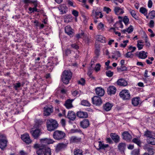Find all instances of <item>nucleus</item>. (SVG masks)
<instances>
[{"instance_id":"1","label":"nucleus","mask_w":155,"mask_h":155,"mask_svg":"<svg viewBox=\"0 0 155 155\" xmlns=\"http://www.w3.org/2000/svg\"><path fill=\"white\" fill-rule=\"evenodd\" d=\"M46 125L48 130L51 131L57 128L58 124L56 120L50 118L47 120Z\"/></svg>"},{"instance_id":"2","label":"nucleus","mask_w":155,"mask_h":155,"mask_svg":"<svg viewBox=\"0 0 155 155\" xmlns=\"http://www.w3.org/2000/svg\"><path fill=\"white\" fill-rule=\"evenodd\" d=\"M72 76L71 72L69 70H65L62 73L61 76V79L64 83L68 84Z\"/></svg>"},{"instance_id":"3","label":"nucleus","mask_w":155,"mask_h":155,"mask_svg":"<svg viewBox=\"0 0 155 155\" xmlns=\"http://www.w3.org/2000/svg\"><path fill=\"white\" fill-rule=\"evenodd\" d=\"M53 138L57 140H60L63 139L66 136L64 132L61 130H56L53 134Z\"/></svg>"},{"instance_id":"4","label":"nucleus","mask_w":155,"mask_h":155,"mask_svg":"<svg viewBox=\"0 0 155 155\" xmlns=\"http://www.w3.org/2000/svg\"><path fill=\"white\" fill-rule=\"evenodd\" d=\"M119 96L124 100H129L130 98L129 91L126 89L122 90L120 93Z\"/></svg>"},{"instance_id":"5","label":"nucleus","mask_w":155,"mask_h":155,"mask_svg":"<svg viewBox=\"0 0 155 155\" xmlns=\"http://www.w3.org/2000/svg\"><path fill=\"white\" fill-rule=\"evenodd\" d=\"M65 142L64 143L62 142L58 143L56 146L55 151L58 152L59 151L64 150L66 148L68 144V142L67 140H64Z\"/></svg>"},{"instance_id":"6","label":"nucleus","mask_w":155,"mask_h":155,"mask_svg":"<svg viewBox=\"0 0 155 155\" xmlns=\"http://www.w3.org/2000/svg\"><path fill=\"white\" fill-rule=\"evenodd\" d=\"M30 133L32 137L35 139H37L42 134L40 129H36L35 130L31 129L30 130Z\"/></svg>"},{"instance_id":"7","label":"nucleus","mask_w":155,"mask_h":155,"mask_svg":"<svg viewBox=\"0 0 155 155\" xmlns=\"http://www.w3.org/2000/svg\"><path fill=\"white\" fill-rule=\"evenodd\" d=\"M100 14L99 18H101L103 17V15L101 13V12L97 11L96 8H94L92 11L91 16L94 18H98V16Z\"/></svg>"},{"instance_id":"8","label":"nucleus","mask_w":155,"mask_h":155,"mask_svg":"<svg viewBox=\"0 0 155 155\" xmlns=\"http://www.w3.org/2000/svg\"><path fill=\"white\" fill-rule=\"evenodd\" d=\"M21 138L23 141L27 144H29L32 142L29 135L27 133L22 135Z\"/></svg>"},{"instance_id":"9","label":"nucleus","mask_w":155,"mask_h":155,"mask_svg":"<svg viewBox=\"0 0 155 155\" xmlns=\"http://www.w3.org/2000/svg\"><path fill=\"white\" fill-rule=\"evenodd\" d=\"M92 101L93 104L96 106H100L102 103L101 99L98 96H94L92 98Z\"/></svg>"},{"instance_id":"10","label":"nucleus","mask_w":155,"mask_h":155,"mask_svg":"<svg viewBox=\"0 0 155 155\" xmlns=\"http://www.w3.org/2000/svg\"><path fill=\"white\" fill-rule=\"evenodd\" d=\"M123 139L127 141H130L132 139V137L130 134L127 131L124 132L122 134Z\"/></svg>"},{"instance_id":"11","label":"nucleus","mask_w":155,"mask_h":155,"mask_svg":"<svg viewBox=\"0 0 155 155\" xmlns=\"http://www.w3.org/2000/svg\"><path fill=\"white\" fill-rule=\"evenodd\" d=\"M53 110V108L51 106H45L44 107V115L45 116H49Z\"/></svg>"},{"instance_id":"12","label":"nucleus","mask_w":155,"mask_h":155,"mask_svg":"<svg viewBox=\"0 0 155 155\" xmlns=\"http://www.w3.org/2000/svg\"><path fill=\"white\" fill-rule=\"evenodd\" d=\"M58 8L60 11L61 14H63L66 13L68 11V8L65 4L60 5L58 7Z\"/></svg>"},{"instance_id":"13","label":"nucleus","mask_w":155,"mask_h":155,"mask_svg":"<svg viewBox=\"0 0 155 155\" xmlns=\"http://www.w3.org/2000/svg\"><path fill=\"white\" fill-rule=\"evenodd\" d=\"M80 124L81 126L83 128H87L90 125L89 121L87 119H84L81 121Z\"/></svg>"},{"instance_id":"14","label":"nucleus","mask_w":155,"mask_h":155,"mask_svg":"<svg viewBox=\"0 0 155 155\" xmlns=\"http://www.w3.org/2000/svg\"><path fill=\"white\" fill-rule=\"evenodd\" d=\"M116 90V88L114 86H110L107 88V93L110 95L114 94Z\"/></svg>"},{"instance_id":"15","label":"nucleus","mask_w":155,"mask_h":155,"mask_svg":"<svg viewBox=\"0 0 155 155\" xmlns=\"http://www.w3.org/2000/svg\"><path fill=\"white\" fill-rule=\"evenodd\" d=\"M71 27L68 25L65 27V33L70 37L73 36L74 35V32L73 31Z\"/></svg>"},{"instance_id":"16","label":"nucleus","mask_w":155,"mask_h":155,"mask_svg":"<svg viewBox=\"0 0 155 155\" xmlns=\"http://www.w3.org/2000/svg\"><path fill=\"white\" fill-rule=\"evenodd\" d=\"M96 94L99 96H103L104 94V91L101 87H96L95 89Z\"/></svg>"},{"instance_id":"17","label":"nucleus","mask_w":155,"mask_h":155,"mask_svg":"<svg viewBox=\"0 0 155 155\" xmlns=\"http://www.w3.org/2000/svg\"><path fill=\"white\" fill-rule=\"evenodd\" d=\"M67 117L70 120L74 121L76 118L75 113L72 111H69L67 115Z\"/></svg>"},{"instance_id":"18","label":"nucleus","mask_w":155,"mask_h":155,"mask_svg":"<svg viewBox=\"0 0 155 155\" xmlns=\"http://www.w3.org/2000/svg\"><path fill=\"white\" fill-rule=\"evenodd\" d=\"M117 83L120 86L125 87L127 85V81L123 78L118 80L117 81Z\"/></svg>"},{"instance_id":"19","label":"nucleus","mask_w":155,"mask_h":155,"mask_svg":"<svg viewBox=\"0 0 155 155\" xmlns=\"http://www.w3.org/2000/svg\"><path fill=\"white\" fill-rule=\"evenodd\" d=\"M76 114L77 116L80 118H86L88 117L87 113L85 112L80 111L77 112Z\"/></svg>"},{"instance_id":"20","label":"nucleus","mask_w":155,"mask_h":155,"mask_svg":"<svg viewBox=\"0 0 155 155\" xmlns=\"http://www.w3.org/2000/svg\"><path fill=\"white\" fill-rule=\"evenodd\" d=\"M110 136L114 142L117 143L120 141V137L116 133H111Z\"/></svg>"},{"instance_id":"21","label":"nucleus","mask_w":155,"mask_h":155,"mask_svg":"<svg viewBox=\"0 0 155 155\" xmlns=\"http://www.w3.org/2000/svg\"><path fill=\"white\" fill-rule=\"evenodd\" d=\"M114 11L115 14L117 15H122L124 12L122 8L118 6L114 8Z\"/></svg>"},{"instance_id":"22","label":"nucleus","mask_w":155,"mask_h":155,"mask_svg":"<svg viewBox=\"0 0 155 155\" xmlns=\"http://www.w3.org/2000/svg\"><path fill=\"white\" fill-rule=\"evenodd\" d=\"M113 105L112 104L110 103L109 102H107L103 106V108L104 110L106 111H108L110 110Z\"/></svg>"},{"instance_id":"23","label":"nucleus","mask_w":155,"mask_h":155,"mask_svg":"<svg viewBox=\"0 0 155 155\" xmlns=\"http://www.w3.org/2000/svg\"><path fill=\"white\" fill-rule=\"evenodd\" d=\"M73 100L68 99L65 102L64 105L68 109L71 108L73 107L72 103Z\"/></svg>"},{"instance_id":"24","label":"nucleus","mask_w":155,"mask_h":155,"mask_svg":"<svg viewBox=\"0 0 155 155\" xmlns=\"http://www.w3.org/2000/svg\"><path fill=\"white\" fill-rule=\"evenodd\" d=\"M81 140V138L76 136H72L70 139L71 143H74L79 142Z\"/></svg>"},{"instance_id":"25","label":"nucleus","mask_w":155,"mask_h":155,"mask_svg":"<svg viewBox=\"0 0 155 155\" xmlns=\"http://www.w3.org/2000/svg\"><path fill=\"white\" fill-rule=\"evenodd\" d=\"M147 52H145L144 51H141L137 55V56L139 58L142 59H144L147 57Z\"/></svg>"},{"instance_id":"26","label":"nucleus","mask_w":155,"mask_h":155,"mask_svg":"<svg viewBox=\"0 0 155 155\" xmlns=\"http://www.w3.org/2000/svg\"><path fill=\"white\" fill-rule=\"evenodd\" d=\"M43 150L45 155H51V150L49 148L44 147H43Z\"/></svg>"},{"instance_id":"27","label":"nucleus","mask_w":155,"mask_h":155,"mask_svg":"<svg viewBox=\"0 0 155 155\" xmlns=\"http://www.w3.org/2000/svg\"><path fill=\"white\" fill-rule=\"evenodd\" d=\"M139 98L138 97H135L132 99V104L135 106H137L139 103Z\"/></svg>"},{"instance_id":"28","label":"nucleus","mask_w":155,"mask_h":155,"mask_svg":"<svg viewBox=\"0 0 155 155\" xmlns=\"http://www.w3.org/2000/svg\"><path fill=\"white\" fill-rule=\"evenodd\" d=\"M134 30L133 27L132 25H130L128 28L126 29H124L122 30V32L124 33L127 32L128 33H130L132 32Z\"/></svg>"},{"instance_id":"29","label":"nucleus","mask_w":155,"mask_h":155,"mask_svg":"<svg viewBox=\"0 0 155 155\" xmlns=\"http://www.w3.org/2000/svg\"><path fill=\"white\" fill-rule=\"evenodd\" d=\"M147 142L148 143L152 145H155V138L151 137L147 140Z\"/></svg>"},{"instance_id":"30","label":"nucleus","mask_w":155,"mask_h":155,"mask_svg":"<svg viewBox=\"0 0 155 155\" xmlns=\"http://www.w3.org/2000/svg\"><path fill=\"white\" fill-rule=\"evenodd\" d=\"M74 155H83V151L80 149H75L74 151Z\"/></svg>"},{"instance_id":"31","label":"nucleus","mask_w":155,"mask_h":155,"mask_svg":"<svg viewBox=\"0 0 155 155\" xmlns=\"http://www.w3.org/2000/svg\"><path fill=\"white\" fill-rule=\"evenodd\" d=\"M86 36V34L85 33L84 31L81 30V32L79 34H78L76 35V37L78 39H79L82 37H85Z\"/></svg>"},{"instance_id":"32","label":"nucleus","mask_w":155,"mask_h":155,"mask_svg":"<svg viewBox=\"0 0 155 155\" xmlns=\"http://www.w3.org/2000/svg\"><path fill=\"white\" fill-rule=\"evenodd\" d=\"M126 147L125 143H120L118 145V149L120 151H123Z\"/></svg>"},{"instance_id":"33","label":"nucleus","mask_w":155,"mask_h":155,"mask_svg":"<svg viewBox=\"0 0 155 155\" xmlns=\"http://www.w3.org/2000/svg\"><path fill=\"white\" fill-rule=\"evenodd\" d=\"M144 136L150 138L152 137V132L150 131L147 130L144 132Z\"/></svg>"},{"instance_id":"34","label":"nucleus","mask_w":155,"mask_h":155,"mask_svg":"<svg viewBox=\"0 0 155 155\" xmlns=\"http://www.w3.org/2000/svg\"><path fill=\"white\" fill-rule=\"evenodd\" d=\"M7 141H0V148L2 150L4 149L7 146Z\"/></svg>"},{"instance_id":"35","label":"nucleus","mask_w":155,"mask_h":155,"mask_svg":"<svg viewBox=\"0 0 155 155\" xmlns=\"http://www.w3.org/2000/svg\"><path fill=\"white\" fill-rule=\"evenodd\" d=\"M144 149L147 150V151L149 153V154L150 155H153L154 154L155 150L152 148L150 147H147L146 148Z\"/></svg>"},{"instance_id":"36","label":"nucleus","mask_w":155,"mask_h":155,"mask_svg":"<svg viewBox=\"0 0 155 155\" xmlns=\"http://www.w3.org/2000/svg\"><path fill=\"white\" fill-rule=\"evenodd\" d=\"M132 141L133 143L136 144L139 146H141V142L140 141V140L137 138H134L133 139Z\"/></svg>"},{"instance_id":"37","label":"nucleus","mask_w":155,"mask_h":155,"mask_svg":"<svg viewBox=\"0 0 155 155\" xmlns=\"http://www.w3.org/2000/svg\"><path fill=\"white\" fill-rule=\"evenodd\" d=\"M140 12L142 13L144 15H146L147 14V10L145 8L142 7L140 8Z\"/></svg>"},{"instance_id":"38","label":"nucleus","mask_w":155,"mask_h":155,"mask_svg":"<svg viewBox=\"0 0 155 155\" xmlns=\"http://www.w3.org/2000/svg\"><path fill=\"white\" fill-rule=\"evenodd\" d=\"M81 104L83 105L87 106H89L90 105V103L88 101L84 100H82L81 101Z\"/></svg>"},{"instance_id":"39","label":"nucleus","mask_w":155,"mask_h":155,"mask_svg":"<svg viewBox=\"0 0 155 155\" xmlns=\"http://www.w3.org/2000/svg\"><path fill=\"white\" fill-rule=\"evenodd\" d=\"M134 56V54L130 51L127 52L124 55V56L127 58H132Z\"/></svg>"},{"instance_id":"40","label":"nucleus","mask_w":155,"mask_h":155,"mask_svg":"<svg viewBox=\"0 0 155 155\" xmlns=\"http://www.w3.org/2000/svg\"><path fill=\"white\" fill-rule=\"evenodd\" d=\"M98 40L100 42L103 43H105V38L101 35H99Z\"/></svg>"},{"instance_id":"41","label":"nucleus","mask_w":155,"mask_h":155,"mask_svg":"<svg viewBox=\"0 0 155 155\" xmlns=\"http://www.w3.org/2000/svg\"><path fill=\"white\" fill-rule=\"evenodd\" d=\"M100 48L99 46L96 47L95 50V53L96 55L98 57L99 56L100 53Z\"/></svg>"},{"instance_id":"42","label":"nucleus","mask_w":155,"mask_h":155,"mask_svg":"<svg viewBox=\"0 0 155 155\" xmlns=\"http://www.w3.org/2000/svg\"><path fill=\"white\" fill-rule=\"evenodd\" d=\"M28 10L30 11L31 12V13H34L35 12H39L38 9L35 7H34L33 8L29 7L28 8Z\"/></svg>"},{"instance_id":"43","label":"nucleus","mask_w":155,"mask_h":155,"mask_svg":"<svg viewBox=\"0 0 155 155\" xmlns=\"http://www.w3.org/2000/svg\"><path fill=\"white\" fill-rule=\"evenodd\" d=\"M130 12L133 17L135 19H137L138 17H137L135 12L134 10H130Z\"/></svg>"},{"instance_id":"44","label":"nucleus","mask_w":155,"mask_h":155,"mask_svg":"<svg viewBox=\"0 0 155 155\" xmlns=\"http://www.w3.org/2000/svg\"><path fill=\"white\" fill-rule=\"evenodd\" d=\"M140 151L139 149H135L133 150L132 153V155H139Z\"/></svg>"},{"instance_id":"45","label":"nucleus","mask_w":155,"mask_h":155,"mask_svg":"<svg viewBox=\"0 0 155 155\" xmlns=\"http://www.w3.org/2000/svg\"><path fill=\"white\" fill-rule=\"evenodd\" d=\"M149 15L151 19H153L155 17V11L152 10L149 13Z\"/></svg>"},{"instance_id":"46","label":"nucleus","mask_w":155,"mask_h":155,"mask_svg":"<svg viewBox=\"0 0 155 155\" xmlns=\"http://www.w3.org/2000/svg\"><path fill=\"white\" fill-rule=\"evenodd\" d=\"M123 21L126 25H128L129 21V19L127 16H125L124 17L123 19Z\"/></svg>"},{"instance_id":"47","label":"nucleus","mask_w":155,"mask_h":155,"mask_svg":"<svg viewBox=\"0 0 155 155\" xmlns=\"http://www.w3.org/2000/svg\"><path fill=\"white\" fill-rule=\"evenodd\" d=\"M104 25L102 23H100L97 26V29L99 30H103L104 29Z\"/></svg>"},{"instance_id":"48","label":"nucleus","mask_w":155,"mask_h":155,"mask_svg":"<svg viewBox=\"0 0 155 155\" xmlns=\"http://www.w3.org/2000/svg\"><path fill=\"white\" fill-rule=\"evenodd\" d=\"M7 141L5 136L4 134L0 135V141Z\"/></svg>"},{"instance_id":"49","label":"nucleus","mask_w":155,"mask_h":155,"mask_svg":"<svg viewBox=\"0 0 155 155\" xmlns=\"http://www.w3.org/2000/svg\"><path fill=\"white\" fill-rule=\"evenodd\" d=\"M128 42L129 41L128 40L124 41H123V43L124 44H121L120 45V47L124 48L127 46V43H128Z\"/></svg>"},{"instance_id":"50","label":"nucleus","mask_w":155,"mask_h":155,"mask_svg":"<svg viewBox=\"0 0 155 155\" xmlns=\"http://www.w3.org/2000/svg\"><path fill=\"white\" fill-rule=\"evenodd\" d=\"M106 75L109 77H111L113 74V73L110 71H107L106 72Z\"/></svg>"},{"instance_id":"51","label":"nucleus","mask_w":155,"mask_h":155,"mask_svg":"<svg viewBox=\"0 0 155 155\" xmlns=\"http://www.w3.org/2000/svg\"><path fill=\"white\" fill-rule=\"evenodd\" d=\"M101 65L100 64L98 63L96 65V66L94 68V69L95 71L96 72H97L99 71L100 69V67H101Z\"/></svg>"},{"instance_id":"52","label":"nucleus","mask_w":155,"mask_h":155,"mask_svg":"<svg viewBox=\"0 0 155 155\" xmlns=\"http://www.w3.org/2000/svg\"><path fill=\"white\" fill-rule=\"evenodd\" d=\"M116 26H117L118 28H123V25L122 23V21H120L118 22H117L116 24Z\"/></svg>"},{"instance_id":"53","label":"nucleus","mask_w":155,"mask_h":155,"mask_svg":"<svg viewBox=\"0 0 155 155\" xmlns=\"http://www.w3.org/2000/svg\"><path fill=\"white\" fill-rule=\"evenodd\" d=\"M103 10L107 14L109 13L111 11V9L110 8L106 7H104Z\"/></svg>"},{"instance_id":"54","label":"nucleus","mask_w":155,"mask_h":155,"mask_svg":"<svg viewBox=\"0 0 155 155\" xmlns=\"http://www.w3.org/2000/svg\"><path fill=\"white\" fill-rule=\"evenodd\" d=\"M72 95L74 96H76L77 95H78V96H79L80 95V92L78 91H77V90H75V91H73L72 92Z\"/></svg>"},{"instance_id":"55","label":"nucleus","mask_w":155,"mask_h":155,"mask_svg":"<svg viewBox=\"0 0 155 155\" xmlns=\"http://www.w3.org/2000/svg\"><path fill=\"white\" fill-rule=\"evenodd\" d=\"M136 48L135 47H133L132 46H130L129 47L128 49L130 51V52L132 53L135 51Z\"/></svg>"},{"instance_id":"56","label":"nucleus","mask_w":155,"mask_h":155,"mask_svg":"<svg viewBox=\"0 0 155 155\" xmlns=\"http://www.w3.org/2000/svg\"><path fill=\"white\" fill-rule=\"evenodd\" d=\"M99 145H98V148H97V150H100L102 149L103 148V145H104L103 143H102V142L101 141H98Z\"/></svg>"},{"instance_id":"57","label":"nucleus","mask_w":155,"mask_h":155,"mask_svg":"<svg viewBox=\"0 0 155 155\" xmlns=\"http://www.w3.org/2000/svg\"><path fill=\"white\" fill-rule=\"evenodd\" d=\"M72 13L75 17H77L78 16L79 13L76 10H73Z\"/></svg>"},{"instance_id":"58","label":"nucleus","mask_w":155,"mask_h":155,"mask_svg":"<svg viewBox=\"0 0 155 155\" xmlns=\"http://www.w3.org/2000/svg\"><path fill=\"white\" fill-rule=\"evenodd\" d=\"M43 153V148H39L36 151V153L38 155H40Z\"/></svg>"},{"instance_id":"59","label":"nucleus","mask_w":155,"mask_h":155,"mask_svg":"<svg viewBox=\"0 0 155 155\" xmlns=\"http://www.w3.org/2000/svg\"><path fill=\"white\" fill-rule=\"evenodd\" d=\"M71 45L72 48L78 50L79 48V46L76 44H72Z\"/></svg>"},{"instance_id":"60","label":"nucleus","mask_w":155,"mask_h":155,"mask_svg":"<svg viewBox=\"0 0 155 155\" xmlns=\"http://www.w3.org/2000/svg\"><path fill=\"white\" fill-rule=\"evenodd\" d=\"M78 82L79 84L83 85H84L85 84V80L83 78H81L80 81H78Z\"/></svg>"},{"instance_id":"61","label":"nucleus","mask_w":155,"mask_h":155,"mask_svg":"<svg viewBox=\"0 0 155 155\" xmlns=\"http://www.w3.org/2000/svg\"><path fill=\"white\" fill-rule=\"evenodd\" d=\"M48 138L41 139L40 140V141L41 143H45L47 144L48 143Z\"/></svg>"},{"instance_id":"62","label":"nucleus","mask_w":155,"mask_h":155,"mask_svg":"<svg viewBox=\"0 0 155 155\" xmlns=\"http://www.w3.org/2000/svg\"><path fill=\"white\" fill-rule=\"evenodd\" d=\"M154 21L152 20H150L149 24V26L150 28H153L154 27Z\"/></svg>"},{"instance_id":"63","label":"nucleus","mask_w":155,"mask_h":155,"mask_svg":"<svg viewBox=\"0 0 155 155\" xmlns=\"http://www.w3.org/2000/svg\"><path fill=\"white\" fill-rule=\"evenodd\" d=\"M153 3L151 0H149L148 2V6L149 8H151L152 6Z\"/></svg>"},{"instance_id":"64","label":"nucleus","mask_w":155,"mask_h":155,"mask_svg":"<svg viewBox=\"0 0 155 155\" xmlns=\"http://www.w3.org/2000/svg\"><path fill=\"white\" fill-rule=\"evenodd\" d=\"M21 86V83H18L15 84L14 86V88L16 90L17 88H19Z\"/></svg>"}]
</instances>
